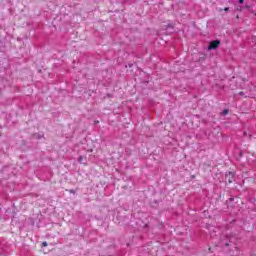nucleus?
<instances>
[{"label": "nucleus", "instance_id": "obj_1", "mask_svg": "<svg viewBox=\"0 0 256 256\" xmlns=\"http://www.w3.org/2000/svg\"><path fill=\"white\" fill-rule=\"evenodd\" d=\"M219 45H221V42L219 40H214L210 43V45L208 46L209 51L213 50V49H217V47H219Z\"/></svg>", "mask_w": 256, "mask_h": 256}, {"label": "nucleus", "instance_id": "obj_2", "mask_svg": "<svg viewBox=\"0 0 256 256\" xmlns=\"http://www.w3.org/2000/svg\"><path fill=\"white\" fill-rule=\"evenodd\" d=\"M226 179H228L229 183H231L235 179V173L229 172L226 174Z\"/></svg>", "mask_w": 256, "mask_h": 256}, {"label": "nucleus", "instance_id": "obj_3", "mask_svg": "<svg viewBox=\"0 0 256 256\" xmlns=\"http://www.w3.org/2000/svg\"><path fill=\"white\" fill-rule=\"evenodd\" d=\"M78 163H80L82 165H87V157L79 156Z\"/></svg>", "mask_w": 256, "mask_h": 256}, {"label": "nucleus", "instance_id": "obj_4", "mask_svg": "<svg viewBox=\"0 0 256 256\" xmlns=\"http://www.w3.org/2000/svg\"><path fill=\"white\" fill-rule=\"evenodd\" d=\"M228 113H229L228 110H224V111H223V115H227Z\"/></svg>", "mask_w": 256, "mask_h": 256}, {"label": "nucleus", "instance_id": "obj_5", "mask_svg": "<svg viewBox=\"0 0 256 256\" xmlns=\"http://www.w3.org/2000/svg\"><path fill=\"white\" fill-rule=\"evenodd\" d=\"M245 2V0H239L240 4H243Z\"/></svg>", "mask_w": 256, "mask_h": 256}, {"label": "nucleus", "instance_id": "obj_6", "mask_svg": "<svg viewBox=\"0 0 256 256\" xmlns=\"http://www.w3.org/2000/svg\"><path fill=\"white\" fill-rule=\"evenodd\" d=\"M43 246H44V247H47V242H43Z\"/></svg>", "mask_w": 256, "mask_h": 256}, {"label": "nucleus", "instance_id": "obj_7", "mask_svg": "<svg viewBox=\"0 0 256 256\" xmlns=\"http://www.w3.org/2000/svg\"><path fill=\"white\" fill-rule=\"evenodd\" d=\"M225 11H229V8H225Z\"/></svg>", "mask_w": 256, "mask_h": 256}]
</instances>
